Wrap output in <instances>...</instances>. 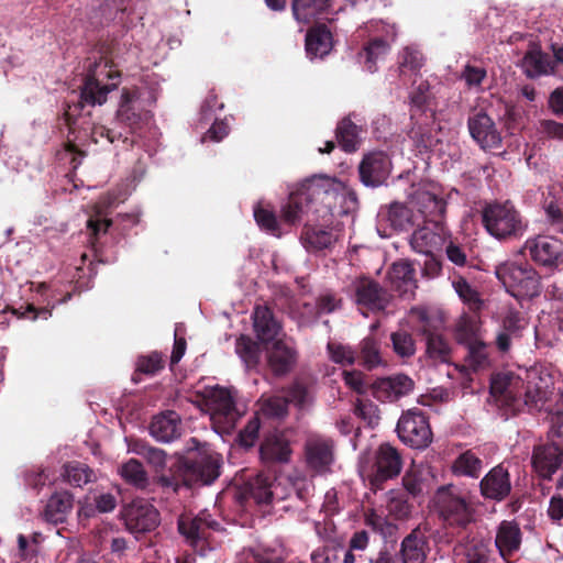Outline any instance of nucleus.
<instances>
[{
  "label": "nucleus",
  "instance_id": "f257e3e1",
  "mask_svg": "<svg viewBox=\"0 0 563 563\" xmlns=\"http://www.w3.org/2000/svg\"><path fill=\"white\" fill-rule=\"evenodd\" d=\"M343 190V184L334 177L313 176L300 184L282 207V219L289 227L306 218L300 241L308 252L331 249L336 242L338 236L332 229L311 223L331 214Z\"/></svg>",
  "mask_w": 563,
  "mask_h": 563
},
{
  "label": "nucleus",
  "instance_id": "f03ea898",
  "mask_svg": "<svg viewBox=\"0 0 563 563\" xmlns=\"http://www.w3.org/2000/svg\"><path fill=\"white\" fill-rule=\"evenodd\" d=\"M133 451L143 456L158 474L156 482L163 488L178 492L181 486L209 485L220 476V459L203 452L179 455L170 463L166 473L167 454L164 450L145 442H137Z\"/></svg>",
  "mask_w": 563,
  "mask_h": 563
},
{
  "label": "nucleus",
  "instance_id": "7ed1b4c3",
  "mask_svg": "<svg viewBox=\"0 0 563 563\" xmlns=\"http://www.w3.org/2000/svg\"><path fill=\"white\" fill-rule=\"evenodd\" d=\"M86 76L80 88V95L76 102L67 104L64 112V120L74 133L81 129V112L85 106H102L107 102L108 95L118 88L121 73L115 68L112 60L100 56L85 66Z\"/></svg>",
  "mask_w": 563,
  "mask_h": 563
},
{
  "label": "nucleus",
  "instance_id": "20e7f679",
  "mask_svg": "<svg viewBox=\"0 0 563 563\" xmlns=\"http://www.w3.org/2000/svg\"><path fill=\"white\" fill-rule=\"evenodd\" d=\"M482 222L486 231L500 241L520 238L528 228L527 220L510 201L486 205Z\"/></svg>",
  "mask_w": 563,
  "mask_h": 563
},
{
  "label": "nucleus",
  "instance_id": "39448f33",
  "mask_svg": "<svg viewBox=\"0 0 563 563\" xmlns=\"http://www.w3.org/2000/svg\"><path fill=\"white\" fill-rule=\"evenodd\" d=\"M435 507L444 528L453 536H461L475 522V507L448 488L442 487L438 490Z\"/></svg>",
  "mask_w": 563,
  "mask_h": 563
},
{
  "label": "nucleus",
  "instance_id": "423d86ee",
  "mask_svg": "<svg viewBox=\"0 0 563 563\" xmlns=\"http://www.w3.org/2000/svg\"><path fill=\"white\" fill-rule=\"evenodd\" d=\"M496 275L516 299L533 298L541 292L540 275L528 263H505L497 267Z\"/></svg>",
  "mask_w": 563,
  "mask_h": 563
},
{
  "label": "nucleus",
  "instance_id": "0eeeda50",
  "mask_svg": "<svg viewBox=\"0 0 563 563\" xmlns=\"http://www.w3.org/2000/svg\"><path fill=\"white\" fill-rule=\"evenodd\" d=\"M396 431L400 441L413 449H426L432 442L429 418L419 408H411L400 416Z\"/></svg>",
  "mask_w": 563,
  "mask_h": 563
},
{
  "label": "nucleus",
  "instance_id": "6e6552de",
  "mask_svg": "<svg viewBox=\"0 0 563 563\" xmlns=\"http://www.w3.org/2000/svg\"><path fill=\"white\" fill-rule=\"evenodd\" d=\"M140 98L137 88H123L118 110L115 112V124L118 129L124 128L128 134H136L148 121L150 111L140 108L136 102Z\"/></svg>",
  "mask_w": 563,
  "mask_h": 563
},
{
  "label": "nucleus",
  "instance_id": "1a4fd4ad",
  "mask_svg": "<svg viewBox=\"0 0 563 563\" xmlns=\"http://www.w3.org/2000/svg\"><path fill=\"white\" fill-rule=\"evenodd\" d=\"M354 302L360 309H366L373 313L387 309L393 295L377 280L371 277H360L353 284Z\"/></svg>",
  "mask_w": 563,
  "mask_h": 563
},
{
  "label": "nucleus",
  "instance_id": "9d476101",
  "mask_svg": "<svg viewBox=\"0 0 563 563\" xmlns=\"http://www.w3.org/2000/svg\"><path fill=\"white\" fill-rule=\"evenodd\" d=\"M523 250L538 265L549 269L563 263V241L551 235H537L526 241Z\"/></svg>",
  "mask_w": 563,
  "mask_h": 563
},
{
  "label": "nucleus",
  "instance_id": "9b49d317",
  "mask_svg": "<svg viewBox=\"0 0 563 563\" xmlns=\"http://www.w3.org/2000/svg\"><path fill=\"white\" fill-rule=\"evenodd\" d=\"M126 529L134 533H146L154 531L159 522L158 510L144 499L133 500L124 510Z\"/></svg>",
  "mask_w": 563,
  "mask_h": 563
},
{
  "label": "nucleus",
  "instance_id": "f8f14e48",
  "mask_svg": "<svg viewBox=\"0 0 563 563\" xmlns=\"http://www.w3.org/2000/svg\"><path fill=\"white\" fill-rule=\"evenodd\" d=\"M373 467L371 484L380 489L385 482L397 477L401 472L402 459L399 451L389 443H383L376 451Z\"/></svg>",
  "mask_w": 563,
  "mask_h": 563
},
{
  "label": "nucleus",
  "instance_id": "ddd939ff",
  "mask_svg": "<svg viewBox=\"0 0 563 563\" xmlns=\"http://www.w3.org/2000/svg\"><path fill=\"white\" fill-rule=\"evenodd\" d=\"M391 162L383 151H374L364 155L358 165L361 181L367 187H378L389 177Z\"/></svg>",
  "mask_w": 563,
  "mask_h": 563
},
{
  "label": "nucleus",
  "instance_id": "4468645a",
  "mask_svg": "<svg viewBox=\"0 0 563 563\" xmlns=\"http://www.w3.org/2000/svg\"><path fill=\"white\" fill-rule=\"evenodd\" d=\"M413 388V380L405 374L380 377L371 384L372 396L380 402L397 401L409 395Z\"/></svg>",
  "mask_w": 563,
  "mask_h": 563
},
{
  "label": "nucleus",
  "instance_id": "2eb2a0df",
  "mask_svg": "<svg viewBox=\"0 0 563 563\" xmlns=\"http://www.w3.org/2000/svg\"><path fill=\"white\" fill-rule=\"evenodd\" d=\"M305 459L307 466L313 472H328L334 461L333 441L320 435L309 437L305 443Z\"/></svg>",
  "mask_w": 563,
  "mask_h": 563
},
{
  "label": "nucleus",
  "instance_id": "dca6fc26",
  "mask_svg": "<svg viewBox=\"0 0 563 563\" xmlns=\"http://www.w3.org/2000/svg\"><path fill=\"white\" fill-rule=\"evenodd\" d=\"M472 139L483 150L497 148L501 145V135L494 120L483 110L476 111L467 119Z\"/></svg>",
  "mask_w": 563,
  "mask_h": 563
},
{
  "label": "nucleus",
  "instance_id": "f3484780",
  "mask_svg": "<svg viewBox=\"0 0 563 563\" xmlns=\"http://www.w3.org/2000/svg\"><path fill=\"white\" fill-rule=\"evenodd\" d=\"M512 489L508 470L498 464L494 466L479 482V493L484 499L500 503L508 498Z\"/></svg>",
  "mask_w": 563,
  "mask_h": 563
},
{
  "label": "nucleus",
  "instance_id": "a211bd4d",
  "mask_svg": "<svg viewBox=\"0 0 563 563\" xmlns=\"http://www.w3.org/2000/svg\"><path fill=\"white\" fill-rule=\"evenodd\" d=\"M448 238L444 224L421 223L416 227L411 238L410 245L413 251L430 255L440 250Z\"/></svg>",
  "mask_w": 563,
  "mask_h": 563
},
{
  "label": "nucleus",
  "instance_id": "6ab92c4d",
  "mask_svg": "<svg viewBox=\"0 0 563 563\" xmlns=\"http://www.w3.org/2000/svg\"><path fill=\"white\" fill-rule=\"evenodd\" d=\"M563 463V450L555 443L536 445L531 456V465L539 477L551 479Z\"/></svg>",
  "mask_w": 563,
  "mask_h": 563
},
{
  "label": "nucleus",
  "instance_id": "aec40b11",
  "mask_svg": "<svg viewBox=\"0 0 563 563\" xmlns=\"http://www.w3.org/2000/svg\"><path fill=\"white\" fill-rule=\"evenodd\" d=\"M208 405L214 422H223L228 428L234 424L238 411L233 395L228 388H213L208 397Z\"/></svg>",
  "mask_w": 563,
  "mask_h": 563
},
{
  "label": "nucleus",
  "instance_id": "412c9836",
  "mask_svg": "<svg viewBox=\"0 0 563 563\" xmlns=\"http://www.w3.org/2000/svg\"><path fill=\"white\" fill-rule=\"evenodd\" d=\"M181 418L174 410H165L153 417L150 424L151 435L159 442H172L181 435Z\"/></svg>",
  "mask_w": 563,
  "mask_h": 563
},
{
  "label": "nucleus",
  "instance_id": "4be33fe9",
  "mask_svg": "<svg viewBox=\"0 0 563 563\" xmlns=\"http://www.w3.org/2000/svg\"><path fill=\"white\" fill-rule=\"evenodd\" d=\"M271 486V476L264 473H258L255 476L250 477L239 488L238 500L241 505H244L250 499H253L256 504H269L273 498Z\"/></svg>",
  "mask_w": 563,
  "mask_h": 563
},
{
  "label": "nucleus",
  "instance_id": "5701e85b",
  "mask_svg": "<svg viewBox=\"0 0 563 563\" xmlns=\"http://www.w3.org/2000/svg\"><path fill=\"white\" fill-rule=\"evenodd\" d=\"M417 213H420L421 223L444 224L446 201L432 192H419L413 201Z\"/></svg>",
  "mask_w": 563,
  "mask_h": 563
},
{
  "label": "nucleus",
  "instance_id": "b1692460",
  "mask_svg": "<svg viewBox=\"0 0 563 563\" xmlns=\"http://www.w3.org/2000/svg\"><path fill=\"white\" fill-rule=\"evenodd\" d=\"M522 533L515 521L504 520L499 523L495 544L500 556L510 563L509 558L520 549Z\"/></svg>",
  "mask_w": 563,
  "mask_h": 563
},
{
  "label": "nucleus",
  "instance_id": "393cba45",
  "mask_svg": "<svg viewBox=\"0 0 563 563\" xmlns=\"http://www.w3.org/2000/svg\"><path fill=\"white\" fill-rule=\"evenodd\" d=\"M297 362V352L294 347L287 345L284 341L274 342L267 352V363L269 369L275 376L288 374Z\"/></svg>",
  "mask_w": 563,
  "mask_h": 563
},
{
  "label": "nucleus",
  "instance_id": "a878e982",
  "mask_svg": "<svg viewBox=\"0 0 563 563\" xmlns=\"http://www.w3.org/2000/svg\"><path fill=\"white\" fill-rule=\"evenodd\" d=\"M252 318L254 331L262 343H268L276 340L282 331V324L268 307L256 306Z\"/></svg>",
  "mask_w": 563,
  "mask_h": 563
},
{
  "label": "nucleus",
  "instance_id": "bb28decb",
  "mask_svg": "<svg viewBox=\"0 0 563 563\" xmlns=\"http://www.w3.org/2000/svg\"><path fill=\"white\" fill-rule=\"evenodd\" d=\"M291 453L289 441L279 435L267 437L260 446L261 460L267 466L288 463Z\"/></svg>",
  "mask_w": 563,
  "mask_h": 563
},
{
  "label": "nucleus",
  "instance_id": "cd10ccee",
  "mask_svg": "<svg viewBox=\"0 0 563 563\" xmlns=\"http://www.w3.org/2000/svg\"><path fill=\"white\" fill-rule=\"evenodd\" d=\"M393 41L394 36L390 38L374 36L366 42L358 53V58L367 71L375 73L377 70V64L386 58Z\"/></svg>",
  "mask_w": 563,
  "mask_h": 563
},
{
  "label": "nucleus",
  "instance_id": "c85d7f7f",
  "mask_svg": "<svg viewBox=\"0 0 563 563\" xmlns=\"http://www.w3.org/2000/svg\"><path fill=\"white\" fill-rule=\"evenodd\" d=\"M73 505L74 496L69 492H57L47 500L42 517L47 523H64L73 509Z\"/></svg>",
  "mask_w": 563,
  "mask_h": 563
},
{
  "label": "nucleus",
  "instance_id": "c756f323",
  "mask_svg": "<svg viewBox=\"0 0 563 563\" xmlns=\"http://www.w3.org/2000/svg\"><path fill=\"white\" fill-rule=\"evenodd\" d=\"M522 67L528 78H538L554 71L552 57L542 52L537 44L532 45L522 58Z\"/></svg>",
  "mask_w": 563,
  "mask_h": 563
},
{
  "label": "nucleus",
  "instance_id": "7c9ffc66",
  "mask_svg": "<svg viewBox=\"0 0 563 563\" xmlns=\"http://www.w3.org/2000/svg\"><path fill=\"white\" fill-rule=\"evenodd\" d=\"M218 525L214 520H208L205 514H200L194 518L189 516H180L178 519V531L194 547L201 540L207 538V530Z\"/></svg>",
  "mask_w": 563,
  "mask_h": 563
},
{
  "label": "nucleus",
  "instance_id": "2f4dec72",
  "mask_svg": "<svg viewBox=\"0 0 563 563\" xmlns=\"http://www.w3.org/2000/svg\"><path fill=\"white\" fill-rule=\"evenodd\" d=\"M428 541L423 533L413 529L400 544L402 563H424L427 559Z\"/></svg>",
  "mask_w": 563,
  "mask_h": 563
},
{
  "label": "nucleus",
  "instance_id": "473e14b6",
  "mask_svg": "<svg viewBox=\"0 0 563 563\" xmlns=\"http://www.w3.org/2000/svg\"><path fill=\"white\" fill-rule=\"evenodd\" d=\"M434 120V111H430V113L424 117H417L416 120H411L412 126L408 132V136L415 142L417 147L427 150L433 147L439 142L433 134L432 125Z\"/></svg>",
  "mask_w": 563,
  "mask_h": 563
},
{
  "label": "nucleus",
  "instance_id": "72a5a7b5",
  "mask_svg": "<svg viewBox=\"0 0 563 563\" xmlns=\"http://www.w3.org/2000/svg\"><path fill=\"white\" fill-rule=\"evenodd\" d=\"M523 387V382L512 383L506 375H496L492 378L490 394L503 405L510 409H519L520 404L517 398V387Z\"/></svg>",
  "mask_w": 563,
  "mask_h": 563
},
{
  "label": "nucleus",
  "instance_id": "f704fd0d",
  "mask_svg": "<svg viewBox=\"0 0 563 563\" xmlns=\"http://www.w3.org/2000/svg\"><path fill=\"white\" fill-rule=\"evenodd\" d=\"M421 214L412 208L394 202L388 208L387 220L390 227L396 231H409L421 224Z\"/></svg>",
  "mask_w": 563,
  "mask_h": 563
},
{
  "label": "nucleus",
  "instance_id": "c9c22d12",
  "mask_svg": "<svg viewBox=\"0 0 563 563\" xmlns=\"http://www.w3.org/2000/svg\"><path fill=\"white\" fill-rule=\"evenodd\" d=\"M332 48V34L325 24L311 27L306 34V52L310 57H323Z\"/></svg>",
  "mask_w": 563,
  "mask_h": 563
},
{
  "label": "nucleus",
  "instance_id": "e433bc0d",
  "mask_svg": "<svg viewBox=\"0 0 563 563\" xmlns=\"http://www.w3.org/2000/svg\"><path fill=\"white\" fill-rule=\"evenodd\" d=\"M331 8V0H292L291 11L294 18L300 23H311L327 13Z\"/></svg>",
  "mask_w": 563,
  "mask_h": 563
},
{
  "label": "nucleus",
  "instance_id": "4c0bfd02",
  "mask_svg": "<svg viewBox=\"0 0 563 563\" xmlns=\"http://www.w3.org/2000/svg\"><path fill=\"white\" fill-rule=\"evenodd\" d=\"M361 126L355 124L351 117L343 118L336 125L335 137L339 146L346 153H353L361 145Z\"/></svg>",
  "mask_w": 563,
  "mask_h": 563
},
{
  "label": "nucleus",
  "instance_id": "58836bf2",
  "mask_svg": "<svg viewBox=\"0 0 563 563\" xmlns=\"http://www.w3.org/2000/svg\"><path fill=\"white\" fill-rule=\"evenodd\" d=\"M357 362L367 371L386 365L380 353V343L374 336L364 338L356 349Z\"/></svg>",
  "mask_w": 563,
  "mask_h": 563
},
{
  "label": "nucleus",
  "instance_id": "ea45409f",
  "mask_svg": "<svg viewBox=\"0 0 563 563\" xmlns=\"http://www.w3.org/2000/svg\"><path fill=\"white\" fill-rule=\"evenodd\" d=\"M482 470L483 461L472 450L462 452L451 465V472L455 476L478 478Z\"/></svg>",
  "mask_w": 563,
  "mask_h": 563
},
{
  "label": "nucleus",
  "instance_id": "a19ab883",
  "mask_svg": "<svg viewBox=\"0 0 563 563\" xmlns=\"http://www.w3.org/2000/svg\"><path fill=\"white\" fill-rule=\"evenodd\" d=\"M387 278L396 291L405 294L415 283V269L406 261L396 262L389 268Z\"/></svg>",
  "mask_w": 563,
  "mask_h": 563
},
{
  "label": "nucleus",
  "instance_id": "79ce46f5",
  "mask_svg": "<svg viewBox=\"0 0 563 563\" xmlns=\"http://www.w3.org/2000/svg\"><path fill=\"white\" fill-rule=\"evenodd\" d=\"M62 476L64 481L74 486L82 487L96 481V474L87 464L79 461H71L63 466Z\"/></svg>",
  "mask_w": 563,
  "mask_h": 563
},
{
  "label": "nucleus",
  "instance_id": "37998d69",
  "mask_svg": "<svg viewBox=\"0 0 563 563\" xmlns=\"http://www.w3.org/2000/svg\"><path fill=\"white\" fill-rule=\"evenodd\" d=\"M119 474L126 484L136 489L145 490L150 486L148 475L143 464L136 459H130L123 463L119 468Z\"/></svg>",
  "mask_w": 563,
  "mask_h": 563
},
{
  "label": "nucleus",
  "instance_id": "c03bdc74",
  "mask_svg": "<svg viewBox=\"0 0 563 563\" xmlns=\"http://www.w3.org/2000/svg\"><path fill=\"white\" fill-rule=\"evenodd\" d=\"M38 295L41 297L51 298V300L47 301L46 306L37 307V319H47L48 316H51V309H53L56 303L65 302L71 297L70 291L59 290L55 287V284L47 285L46 283H37V296Z\"/></svg>",
  "mask_w": 563,
  "mask_h": 563
},
{
  "label": "nucleus",
  "instance_id": "a18cd8bd",
  "mask_svg": "<svg viewBox=\"0 0 563 563\" xmlns=\"http://www.w3.org/2000/svg\"><path fill=\"white\" fill-rule=\"evenodd\" d=\"M165 367V358L161 352L153 351L145 355H140L135 363V372L132 375L134 383L140 382L139 375L144 374L154 376Z\"/></svg>",
  "mask_w": 563,
  "mask_h": 563
},
{
  "label": "nucleus",
  "instance_id": "49530a36",
  "mask_svg": "<svg viewBox=\"0 0 563 563\" xmlns=\"http://www.w3.org/2000/svg\"><path fill=\"white\" fill-rule=\"evenodd\" d=\"M479 321L476 317L463 313L455 325V338L460 344L466 345L477 340Z\"/></svg>",
  "mask_w": 563,
  "mask_h": 563
},
{
  "label": "nucleus",
  "instance_id": "de8ad7c7",
  "mask_svg": "<svg viewBox=\"0 0 563 563\" xmlns=\"http://www.w3.org/2000/svg\"><path fill=\"white\" fill-rule=\"evenodd\" d=\"M454 290L459 295L464 305L468 307L472 312L481 311L483 300L479 292L474 288L464 277L459 276L452 283Z\"/></svg>",
  "mask_w": 563,
  "mask_h": 563
},
{
  "label": "nucleus",
  "instance_id": "09e8293b",
  "mask_svg": "<svg viewBox=\"0 0 563 563\" xmlns=\"http://www.w3.org/2000/svg\"><path fill=\"white\" fill-rule=\"evenodd\" d=\"M254 218L258 227L274 236H282L284 231L282 224L287 225L283 219H277L275 212L264 207H256L254 209Z\"/></svg>",
  "mask_w": 563,
  "mask_h": 563
},
{
  "label": "nucleus",
  "instance_id": "8fccbe9b",
  "mask_svg": "<svg viewBox=\"0 0 563 563\" xmlns=\"http://www.w3.org/2000/svg\"><path fill=\"white\" fill-rule=\"evenodd\" d=\"M91 140L95 143H99L101 140H106L110 144H114L115 142H122L128 147H132L134 141L126 135L121 129L118 126L108 128L104 125H93L91 129Z\"/></svg>",
  "mask_w": 563,
  "mask_h": 563
},
{
  "label": "nucleus",
  "instance_id": "3c124183",
  "mask_svg": "<svg viewBox=\"0 0 563 563\" xmlns=\"http://www.w3.org/2000/svg\"><path fill=\"white\" fill-rule=\"evenodd\" d=\"M235 352L247 367H254L260 362L258 344L247 335L241 334L236 339Z\"/></svg>",
  "mask_w": 563,
  "mask_h": 563
},
{
  "label": "nucleus",
  "instance_id": "603ef678",
  "mask_svg": "<svg viewBox=\"0 0 563 563\" xmlns=\"http://www.w3.org/2000/svg\"><path fill=\"white\" fill-rule=\"evenodd\" d=\"M465 346L467 347L466 361L472 369L478 371L489 366L488 345L486 343L477 340Z\"/></svg>",
  "mask_w": 563,
  "mask_h": 563
},
{
  "label": "nucleus",
  "instance_id": "864d4df0",
  "mask_svg": "<svg viewBox=\"0 0 563 563\" xmlns=\"http://www.w3.org/2000/svg\"><path fill=\"white\" fill-rule=\"evenodd\" d=\"M390 340L393 350L398 356L402 358L411 357L416 353L415 340L409 332L405 330L393 332Z\"/></svg>",
  "mask_w": 563,
  "mask_h": 563
},
{
  "label": "nucleus",
  "instance_id": "5fc2aeb1",
  "mask_svg": "<svg viewBox=\"0 0 563 563\" xmlns=\"http://www.w3.org/2000/svg\"><path fill=\"white\" fill-rule=\"evenodd\" d=\"M402 486L408 495L412 498H417L423 495L426 487V481L423 478L422 471L412 466L405 473L402 477Z\"/></svg>",
  "mask_w": 563,
  "mask_h": 563
},
{
  "label": "nucleus",
  "instance_id": "6e6d98bb",
  "mask_svg": "<svg viewBox=\"0 0 563 563\" xmlns=\"http://www.w3.org/2000/svg\"><path fill=\"white\" fill-rule=\"evenodd\" d=\"M328 351L331 360L336 364L346 366L357 362L356 350L350 345L330 342L328 343Z\"/></svg>",
  "mask_w": 563,
  "mask_h": 563
},
{
  "label": "nucleus",
  "instance_id": "4d7b16f0",
  "mask_svg": "<svg viewBox=\"0 0 563 563\" xmlns=\"http://www.w3.org/2000/svg\"><path fill=\"white\" fill-rule=\"evenodd\" d=\"M288 406L283 395H274L263 400L261 410L268 418L282 419L288 415Z\"/></svg>",
  "mask_w": 563,
  "mask_h": 563
},
{
  "label": "nucleus",
  "instance_id": "13d9d810",
  "mask_svg": "<svg viewBox=\"0 0 563 563\" xmlns=\"http://www.w3.org/2000/svg\"><path fill=\"white\" fill-rule=\"evenodd\" d=\"M427 352L430 357L446 361L450 356V345L445 339L437 333H427Z\"/></svg>",
  "mask_w": 563,
  "mask_h": 563
},
{
  "label": "nucleus",
  "instance_id": "bf43d9fd",
  "mask_svg": "<svg viewBox=\"0 0 563 563\" xmlns=\"http://www.w3.org/2000/svg\"><path fill=\"white\" fill-rule=\"evenodd\" d=\"M423 65L422 54L413 48L406 47L400 54L399 73L405 76L408 71L418 73Z\"/></svg>",
  "mask_w": 563,
  "mask_h": 563
},
{
  "label": "nucleus",
  "instance_id": "052dcab7",
  "mask_svg": "<svg viewBox=\"0 0 563 563\" xmlns=\"http://www.w3.org/2000/svg\"><path fill=\"white\" fill-rule=\"evenodd\" d=\"M112 225V220L101 218H90L87 221V230L89 233V243L95 252L98 253L99 240L102 235L107 234L109 228Z\"/></svg>",
  "mask_w": 563,
  "mask_h": 563
},
{
  "label": "nucleus",
  "instance_id": "680f3d73",
  "mask_svg": "<svg viewBox=\"0 0 563 563\" xmlns=\"http://www.w3.org/2000/svg\"><path fill=\"white\" fill-rule=\"evenodd\" d=\"M354 413L368 426L378 423V407L369 399H357L354 407Z\"/></svg>",
  "mask_w": 563,
  "mask_h": 563
},
{
  "label": "nucleus",
  "instance_id": "e2e57ef3",
  "mask_svg": "<svg viewBox=\"0 0 563 563\" xmlns=\"http://www.w3.org/2000/svg\"><path fill=\"white\" fill-rule=\"evenodd\" d=\"M342 377L345 385L358 395H365L371 389V384L365 379V375L361 371H343Z\"/></svg>",
  "mask_w": 563,
  "mask_h": 563
},
{
  "label": "nucleus",
  "instance_id": "0e129e2a",
  "mask_svg": "<svg viewBox=\"0 0 563 563\" xmlns=\"http://www.w3.org/2000/svg\"><path fill=\"white\" fill-rule=\"evenodd\" d=\"M466 563H493L492 551L483 541L473 543L465 553Z\"/></svg>",
  "mask_w": 563,
  "mask_h": 563
},
{
  "label": "nucleus",
  "instance_id": "69168bd1",
  "mask_svg": "<svg viewBox=\"0 0 563 563\" xmlns=\"http://www.w3.org/2000/svg\"><path fill=\"white\" fill-rule=\"evenodd\" d=\"M283 396L287 399L288 405L295 404L302 407L308 397V388L303 383L296 380L283 389Z\"/></svg>",
  "mask_w": 563,
  "mask_h": 563
},
{
  "label": "nucleus",
  "instance_id": "338daca9",
  "mask_svg": "<svg viewBox=\"0 0 563 563\" xmlns=\"http://www.w3.org/2000/svg\"><path fill=\"white\" fill-rule=\"evenodd\" d=\"M487 77V71L483 67L466 64L462 70L461 78L468 88H479Z\"/></svg>",
  "mask_w": 563,
  "mask_h": 563
},
{
  "label": "nucleus",
  "instance_id": "774afa93",
  "mask_svg": "<svg viewBox=\"0 0 563 563\" xmlns=\"http://www.w3.org/2000/svg\"><path fill=\"white\" fill-rule=\"evenodd\" d=\"M544 211L549 223L559 232L563 233V207L558 201H550Z\"/></svg>",
  "mask_w": 563,
  "mask_h": 563
}]
</instances>
